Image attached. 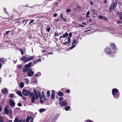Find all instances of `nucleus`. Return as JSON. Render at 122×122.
Here are the masks:
<instances>
[{"label": "nucleus", "instance_id": "nucleus-54", "mask_svg": "<svg viewBox=\"0 0 122 122\" xmlns=\"http://www.w3.org/2000/svg\"><path fill=\"white\" fill-rule=\"evenodd\" d=\"M90 13V11H88L86 13V14L87 15H89Z\"/></svg>", "mask_w": 122, "mask_h": 122}, {"label": "nucleus", "instance_id": "nucleus-9", "mask_svg": "<svg viewBox=\"0 0 122 122\" xmlns=\"http://www.w3.org/2000/svg\"><path fill=\"white\" fill-rule=\"evenodd\" d=\"M31 62H30L28 64L25 65L24 66L25 68H29L31 66Z\"/></svg>", "mask_w": 122, "mask_h": 122}, {"label": "nucleus", "instance_id": "nucleus-11", "mask_svg": "<svg viewBox=\"0 0 122 122\" xmlns=\"http://www.w3.org/2000/svg\"><path fill=\"white\" fill-rule=\"evenodd\" d=\"M106 52L108 54H109L110 53L111 51L109 49L107 48L105 50Z\"/></svg>", "mask_w": 122, "mask_h": 122}, {"label": "nucleus", "instance_id": "nucleus-15", "mask_svg": "<svg viewBox=\"0 0 122 122\" xmlns=\"http://www.w3.org/2000/svg\"><path fill=\"white\" fill-rule=\"evenodd\" d=\"M24 80L25 81L24 82L27 84H29V81L28 79L25 78L24 79Z\"/></svg>", "mask_w": 122, "mask_h": 122}, {"label": "nucleus", "instance_id": "nucleus-31", "mask_svg": "<svg viewBox=\"0 0 122 122\" xmlns=\"http://www.w3.org/2000/svg\"><path fill=\"white\" fill-rule=\"evenodd\" d=\"M0 61L2 63L5 62V59L3 58H1L0 59Z\"/></svg>", "mask_w": 122, "mask_h": 122}, {"label": "nucleus", "instance_id": "nucleus-48", "mask_svg": "<svg viewBox=\"0 0 122 122\" xmlns=\"http://www.w3.org/2000/svg\"><path fill=\"white\" fill-rule=\"evenodd\" d=\"M50 28H47V30L48 32L50 31Z\"/></svg>", "mask_w": 122, "mask_h": 122}, {"label": "nucleus", "instance_id": "nucleus-4", "mask_svg": "<svg viewBox=\"0 0 122 122\" xmlns=\"http://www.w3.org/2000/svg\"><path fill=\"white\" fill-rule=\"evenodd\" d=\"M117 5V3L115 4L114 2L112 3L109 8L110 10H111L113 8H115Z\"/></svg>", "mask_w": 122, "mask_h": 122}, {"label": "nucleus", "instance_id": "nucleus-51", "mask_svg": "<svg viewBox=\"0 0 122 122\" xmlns=\"http://www.w3.org/2000/svg\"><path fill=\"white\" fill-rule=\"evenodd\" d=\"M21 105L22 104L20 103H19L18 104V105L19 107H20Z\"/></svg>", "mask_w": 122, "mask_h": 122}, {"label": "nucleus", "instance_id": "nucleus-47", "mask_svg": "<svg viewBox=\"0 0 122 122\" xmlns=\"http://www.w3.org/2000/svg\"><path fill=\"white\" fill-rule=\"evenodd\" d=\"M59 19H60L59 18H58L57 19L55 20V21L57 22L59 20Z\"/></svg>", "mask_w": 122, "mask_h": 122}, {"label": "nucleus", "instance_id": "nucleus-30", "mask_svg": "<svg viewBox=\"0 0 122 122\" xmlns=\"http://www.w3.org/2000/svg\"><path fill=\"white\" fill-rule=\"evenodd\" d=\"M9 96L11 98H13L14 97V95L13 94H10L9 95Z\"/></svg>", "mask_w": 122, "mask_h": 122}, {"label": "nucleus", "instance_id": "nucleus-1", "mask_svg": "<svg viewBox=\"0 0 122 122\" xmlns=\"http://www.w3.org/2000/svg\"><path fill=\"white\" fill-rule=\"evenodd\" d=\"M112 93L115 99L117 98L119 96V92L118 89H117L114 88L112 89Z\"/></svg>", "mask_w": 122, "mask_h": 122}, {"label": "nucleus", "instance_id": "nucleus-56", "mask_svg": "<svg viewBox=\"0 0 122 122\" xmlns=\"http://www.w3.org/2000/svg\"><path fill=\"white\" fill-rule=\"evenodd\" d=\"M82 24L84 25H87L86 23V22L82 23Z\"/></svg>", "mask_w": 122, "mask_h": 122}, {"label": "nucleus", "instance_id": "nucleus-55", "mask_svg": "<svg viewBox=\"0 0 122 122\" xmlns=\"http://www.w3.org/2000/svg\"><path fill=\"white\" fill-rule=\"evenodd\" d=\"M91 11L93 12H95V10L94 9H92Z\"/></svg>", "mask_w": 122, "mask_h": 122}, {"label": "nucleus", "instance_id": "nucleus-8", "mask_svg": "<svg viewBox=\"0 0 122 122\" xmlns=\"http://www.w3.org/2000/svg\"><path fill=\"white\" fill-rule=\"evenodd\" d=\"M34 74V72L32 71H30L28 72L27 75L29 76H31L33 75Z\"/></svg>", "mask_w": 122, "mask_h": 122}, {"label": "nucleus", "instance_id": "nucleus-26", "mask_svg": "<svg viewBox=\"0 0 122 122\" xmlns=\"http://www.w3.org/2000/svg\"><path fill=\"white\" fill-rule=\"evenodd\" d=\"M35 96H33L31 97V101L32 102H33L35 101Z\"/></svg>", "mask_w": 122, "mask_h": 122}, {"label": "nucleus", "instance_id": "nucleus-18", "mask_svg": "<svg viewBox=\"0 0 122 122\" xmlns=\"http://www.w3.org/2000/svg\"><path fill=\"white\" fill-rule=\"evenodd\" d=\"M122 13L119 12H117V14L120 19L122 20Z\"/></svg>", "mask_w": 122, "mask_h": 122}, {"label": "nucleus", "instance_id": "nucleus-45", "mask_svg": "<svg viewBox=\"0 0 122 122\" xmlns=\"http://www.w3.org/2000/svg\"><path fill=\"white\" fill-rule=\"evenodd\" d=\"M34 21V20H31L30 21V22L29 23V24H30L31 23H33Z\"/></svg>", "mask_w": 122, "mask_h": 122}, {"label": "nucleus", "instance_id": "nucleus-12", "mask_svg": "<svg viewBox=\"0 0 122 122\" xmlns=\"http://www.w3.org/2000/svg\"><path fill=\"white\" fill-rule=\"evenodd\" d=\"M9 102H10V104L12 106H15V103L11 99H10Z\"/></svg>", "mask_w": 122, "mask_h": 122}, {"label": "nucleus", "instance_id": "nucleus-2", "mask_svg": "<svg viewBox=\"0 0 122 122\" xmlns=\"http://www.w3.org/2000/svg\"><path fill=\"white\" fill-rule=\"evenodd\" d=\"M22 93L25 96H28L29 93H30V91L29 90H26L25 89H24L22 91Z\"/></svg>", "mask_w": 122, "mask_h": 122}, {"label": "nucleus", "instance_id": "nucleus-50", "mask_svg": "<svg viewBox=\"0 0 122 122\" xmlns=\"http://www.w3.org/2000/svg\"><path fill=\"white\" fill-rule=\"evenodd\" d=\"M67 43L68 44L67 42H65L63 43V44L65 45H67Z\"/></svg>", "mask_w": 122, "mask_h": 122}, {"label": "nucleus", "instance_id": "nucleus-10", "mask_svg": "<svg viewBox=\"0 0 122 122\" xmlns=\"http://www.w3.org/2000/svg\"><path fill=\"white\" fill-rule=\"evenodd\" d=\"M52 93L51 94V97L52 99H54L55 97V91L54 90H52Z\"/></svg>", "mask_w": 122, "mask_h": 122}, {"label": "nucleus", "instance_id": "nucleus-37", "mask_svg": "<svg viewBox=\"0 0 122 122\" xmlns=\"http://www.w3.org/2000/svg\"><path fill=\"white\" fill-rule=\"evenodd\" d=\"M71 38L69 37H68V44L70 43V41Z\"/></svg>", "mask_w": 122, "mask_h": 122}, {"label": "nucleus", "instance_id": "nucleus-24", "mask_svg": "<svg viewBox=\"0 0 122 122\" xmlns=\"http://www.w3.org/2000/svg\"><path fill=\"white\" fill-rule=\"evenodd\" d=\"M4 111L5 113L6 114H8L9 113L8 110L7 108H5L4 109Z\"/></svg>", "mask_w": 122, "mask_h": 122}, {"label": "nucleus", "instance_id": "nucleus-60", "mask_svg": "<svg viewBox=\"0 0 122 122\" xmlns=\"http://www.w3.org/2000/svg\"><path fill=\"white\" fill-rule=\"evenodd\" d=\"M35 76L36 77H37L39 76L38 75V74L37 73L36 74H35Z\"/></svg>", "mask_w": 122, "mask_h": 122}, {"label": "nucleus", "instance_id": "nucleus-46", "mask_svg": "<svg viewBox=\"0 0 122 122\" xmlns=\"http://www.w3.org/2000/svg\"><path fill=\"white\" fill-rule=\"evenodd\" d=\"M66 93H70V90L69 89H68L67 90H66Z\"/></svg>", "mask_w": 122, "mask_h": 122}, {"label": "nucleus", "instance_id": "nucleus-42", "mask_svg": "<svg viewBox=\"0 0 122 122\" xmlns=\"http://www.w3.org/2000/svg\"><path fill=\"white\" fill-rule=\"evenodd\" d=\"M56 120L55 118H54L53 117L52 118V122H55Z\"/></svg>", "mask_w": 122, "mask_h": 122}, {"label": "nucleus", "instance_id": "nucleus-44", "mask_svg": "<svg viewBox=\"0 0 122 122\" xmlns=\"http://www.w3.org/2000/svg\"><path fill=\"white\" fill-rule=\"evenodd\" d=\"M72 35V34L71 33H69V36L68 37H69L70 38L71 37V36Z\"/></svg>", "mask_w": 122, "mask_h": 122}, {"label": "nucleus", "instance_id": "nucleus-13", "mask_svg": "<svg viewBox=\"0 0 122 122\" xmlns=\"http://www.w3.org/2000/svg\"><path fill=\"white\" fill-rule=\"evenodd\" d=\"M25 49L24 50L20 49L19 50V51H20L22 55H23L24 54V53H25Z\"/></svg>", "mask_w": 122, "mask_h": 122}, {"label": "nucleus", "instance_id": "nucleus-20", "mask_svg": "<svg viewBox=\"0 0 122 122\" xmlns=\"http://www.w3.org/2000/svg\"><path fill=\"white\" fill-rule=\"evenodd\" d=\"M68 34L67 33H66L65 34H62V37L63 38H65L66 37H67L68 36Z\"/></svg>", "mask_w": 122, "mask_h": 122}, {"label": "nucleus", "instance_id": "nucleus-57", "mask_svg": "<svg viewBox=\"0 0 122 122\" xmlns=\"http://www.w3.org/2000/svg\"><path fill=\"white\" fill-rule=\"evenodd\" d=\"M78 25L80 26L81 27H84V26L83 25H81L79 24Z\"/></svg>", "mask_w": 122, "mask_h": 122}, {"label": "nucleus", "instance_id": "nucleus-19", "mask_svg": "<svg viewBox=\"0 0 122 122\" xmlns=\"http://www.w3.org/2000/svg\"><path fill=\"white\" fill-rule=\"evenodd\" d=\"M17 93L18 95L20 96H22V94L21 92L20 91H18L17 92Z\"/></svg>", "mask_w": 122, "mask_h": 122}, {"label": "nucleus", "instance_id": "nucleus-22", "mask_svg": "<svg viewBox=\"0 0 122 122\" xmlns=\"http://www.w3.org/2000/svg\"><path fill=\"white\" fill-rule=\"evenodd\" d=\"M26 59V57L25 56H23L21 57L20 58V61L24 60L25 62V60Z\"/></svg>", "mask_w": 122, "mask_h": 122}, {"label": "nucleus", "instance_id": "nucleus-7", "mask_svg": "<svg viewBox=\"0 0 122 122\" xmlns=\"http://www.w3.org/2000/svg\"><path fill=\"white\" fill-rule=\"evenodd\" d=\"M98 17L100 19L103 20L105 21H106L107 20V19L106 17H103L101 15H99Z\"/></svg>", "mask_w": 122, "mask_h": 122}, {"label": "nucleus", "instance_id": "nucleus-63", "mask_svg": "<svg viewBox=\"0 0 122 122\" xmlns=\"http://www.w3.org/2000/svg\"><path fill=\"white\" fill-rule=\"evenodd\" d=\"M2 109V107H1V106H0V112L1 111Z\"/></svg>", "mask_w": 122, "mask_h": 122}, {"label": "nucleus", "instance_id": "nucleus-38", "mask_svg": "<svg viewBox=\"0 0 122 122\" xmlns=\"http://www.w3.org/2000/svg\"><path fill=\"white\" fill-rule=\"evenodd\" d=\"M42 97H43L44 100L45 101H46V100H47V99H46V97L45 96H44V95H43L42 96Z\"/></svg>", "mask_w": 122, "mask_h": 122}, {"label": "nucleus", "instance_id": "nucleus-64", "mask_svg": "<svg viewBox=\"0 0 122 122\" xmlns=\"http://www.w3.org/2000/svg\"><path fill=\"white\" fill-rule=\"evenodd\" d=\"M40 101L41 103H42L43 102V101L41 99Z\"/></svg>", "mask_w": 122, "mask_h": 122}, {"label": "nucleus", "instance_id": "nucleus-14", "mask_svg": "<svg viewBox=\"0 0 122 122\" xmlns=\"http://www.w3.org/2000/svg\"><path fill=\"white\" fill-rule=\"evenodd\" d=\"M31 70L32 69H31L26 68L25 69H23V71L24 72H26L29 71H31Z\"/></svg>", "mask_w": 122, "mask_h": 122}, {"label": "nucleus", "instance_id": "nucleus-5", "mask_svg": "<svg viewBox=\"0 0 122 122\" xmlns=\"http://www.w3.org/2000/svg\"><path fill=\"white\" fill-rule=\"evenodd\" d=\"M59 104L62 106H65L67 104V102L65 101L60 102H59Z\"/></svg>", "mask_w": 122, "mask_h": 122}, {"label": "nucleus", "instance_id": "nucleus-33", "mask_svg": "<svg viewBox=\"0 0 122 122\" xmlns=\"http://www.w3.org/2000/svg\"><path fill=\"white\" fill-rule=\"evenodd\" d=\"M47 97H49L50 96V91L48 90L47 92Z\"/></svg>", "mask_w": 122, "mask_h": 122}, {"label": "nucleus", "instance_id": "nucleus-40", "mask_svg": "<svg viewBox=\"0 0 122 122\" xmlns=\"http://www.w3.org/2000/svg\"><path fill=\"white\" fill-rule=\"evenodd\" d=\"M59 101H62L63 100V97H59Z\"/></svg>", "mask_w": 122, "mask_h": 122}, {"label": "nucleus", "instance_id": "nucleus-49", "mask_svg": "<svg viewBox=\"0 0 122 122\" xmlns=\"http://www.w3.org/2000/svg\"><path fill=\"white\" fill-rule=\"evenodd\" d=\"M57 15V14L56 13L55 14H54L53 16L54 17H56Z\"/></svg>", "mask_w": 122, "mask_h": 122}, {"label": "nucleus", "instance_id": "nucleus-36", "mask_svg": "<svg viewBox=\"0 0 122 122\" xmlns=\"http://www.w3.org/2000/svg\"><path fill=\"white\" fill-rule=\"evenodd\" d=\"M35 96H36V98L37 99H38V96L36 92V93H35Z\"/></svg>", "mask_w": 122, "mask_h": 122}, {"label": "nucleus", "instance_id": "nucleus-32", "mask_svg": "<svg viewBox=\"0 0 122 122\" xmlns=\"http://www.w3.org/2000/svg\"><path fill=\"white\" fill-rule=\"evenodd\" d=\"M29 96L30 97H31L33 96H34V94L33 93H31L30 91V93H29Z\"/></svg>", "mask_w": 122, "mask_h": 122}, {"label": "nucleus", "instance_id": "nucleus-29", "mask_svg": "<svg viewBox=\"0 0 122 122\" xmlns=\"http://www.w3.org/2000/svg\"><path fill=\"white\" fill-rule=\"evenodd\" d=\"M111 47L112 49H114L115 47V46L114 43H112L111 44Z\"/></svg>", "mask_w": 122, "mask_h": 122}, {"label": "nucleus", "instance_id": "nucleus-27", "mask_svg": "<svg viewBox=\"0 0 122 122\" xmlns=\"http://www.w3.org/2000/svg\"><path fill=\"white\" fill-rule=\"evenodd\" d=\"M59 114H57L53 117L54 118H55L57 119L58 118V117L59 116Z\"/></svg>", "mask_w": 122, "mask_h": 122}, {"label": "nucleus", "instance_id": "nucleus-3", "mask_svg": "<svg viewBox=\"0 0 122 122\" xmlns=\"http://www.w3.org/2000/svg\"><path fill=\"white\" fill-rule=\"evenodd\" d=\"M35 56H31L30 57H26V59L25 60V62H26L32 60L34 57Z\"/></svg>", "mask_w": 122, "mask_h": 122}, {"label": "nucleus", "instance_id": "nucleus-34", "mask_svg": "<svg viewBox=\"0 0 122 122\" xmlns=\"http://www.w3.org/2000/svg\"><path fill=\"white\" fill-rule=\"evenodd\" d=\"M70 108V107L69 106H66L65 108V109L66 111H68L69 109Z\"/></svg>", "mask_w": 122, "mask_h": 122}, {"label": "nucleus", "instance_id": "nucleus-35", "mask_svg": "<svg viewBox=\"0 0 122 122\" xmlns=\"http://www.w3.org/2000/svg\"><path fill=\"white\" fill-rule=\"evenodd\" d=\"M17 67L19 69H20L22 68V66L21 65H18Z\"/></svg>", "mask_w": 122, "mask_h": 122}, {"label": "nucleus", "instance_id": "nucleus-62", "mask_svg": "<svg viewBox=\"0 0 122 122\" xmlns=\"http://www.w3.org/2000/svg\"><path fill=\"white\" fill-rule=\"evenodd\" d=\"M0 122H4L3 119H1L0 120Z\"/></svg>", "mask_w": 122, "mask_h": 122}, {"label": "nucleus", "instance_id": "nucleus-21", "mask_svg": "<svg viewBox=\"0 0 122 122\" xmlns=\"http://www.w3.org/2000/svg\"><path fill=\"white\" fill-rule=\"evenodd\" d=\"M24 83L23 82H22L20 83L19 86L20 87L22 88L24 86Z\"/></svg>", "mask_w": 122, "mask_h": 122}, {"label": "nucleus", "instance_id": "nucleus-6", "mask_svg": "<svg viewBox=\"0 0 122 122\" xmlns=\"http://www.w3.org/2000/svg\"><path fill=\"white\" fill-rule=\"evenodd\" d=\"M8 90L6 88L2 89V94H5L8 93Z\"/></svg>", "mask_w": 122, "mask_h": 122}, {"label": "nucleus", "instance_id": "nucleus-52", "mask_svg": "<svg viewBox=\"0 0 122 122\" xmlns=\"http://www.w3.org/2000/svg\"><path fill=\"white\" fill-rule=\"evenodd\" d=\"M9 113L11 114L12 113V111H9Z\"/></svg>", "mask_w": 122, "mask_h": 122}, {"label": "nucleus", "instance_id": "nucleus-17", "mask_svg": "<svg viewBox=\"0 0 122 122\" xmlns=\"http://www.w3.org/2000/svg\"><path fill=\"white\" fill-rule=\"evenodd\" d=\"M58 96L62 97L64 95L63 93L61 91L59 92L58 93Z\"/></svg>", "mask_w": 122, "mask_h": 122}, {"label": "nucleus", "instance_id": "nucleus-23", "mask_svg": "<svg viewBox=\"0 0 122 122\" xmlns=\"http://www.w3.org/2000/svg\"><path fill=\"white\" fill-rule=\"evenodd\" d=\"M46 110V109H45L44 108H41L39 110V112L41 113H42L43 112L45 111Z\"/></svg>", "mask_w": 122, "mask_h": 122}, {"label": "nucleus", "instance_id": "nucleus-28", "mask_svg": "<svg viewBox=\"0 0 122 122\" xmlns=\"http://www.w3.org/2000/svg\"><path fill=\"white\" fill-rule=\"evenodd\" d=\"M31 118V117L28 116L26 120V122H28Z\"/></svg>", "mask_w": 122, "mask_h": 122}, {"label": "nucleus", "instance_id": "nucleus-25", "mask_svg": "<svg viewBox=\"0 0 122 122\" xmlns=\"http://www.w3.org/2000/svg\"><path fill=\"white\" fill-rule=\"evenodd\" d=\"M61 17L62 19L63 20H64V21H65L66 20V19L64 18L62 14L61 13L60 14Z\"/></svg>", "mask_w": 122, "mask_h": 122}, {"label": "nucleus", "instance_id": "nucleus-61", "mask_svg": "<svg viewBox=\"0 0 122 122\" xmlns=\"http://www.w3.org/2000/svg\"><path fill=\"white\" fill-rule=\"evenodd\" d=\"M86 122H93L92 121L90 120H87L86 121Z\"/></svg>", "mask_w": 122, "mask_h": 122}, {"label": "nucleus", "instance_id": "nucleus-43", "mask_svg": "<svg viewBox=\"0 0 122 122\" xmlns=\"http://www.w3.org/2000/svg\"><path fill=\"white\" fill-rule=\"evenodd\" d=\"M76 42V40L75 39H74L73 41V44H74Z\"/></svg>", "mask_w": 122, "mask_h": 122}, {"label": "nucleus", "instance_id": "nucleus-59", "mask_svg": "<svg viewBox=\"0 0 122 122\" xmlns=\"http://www.w3.org/2000/svg\"><path fill=\"white\" fill-rule=\"evenodd\" d=\"M22 98L24 100H25L26 99V98L24 97V96H23V95H22Z\"/></svg>", "mask_w": 122, "mask_h": 122}, {"label": "nucleus", "instance_id": "nucleus-58", "mask_svg": "<svg viewBox=\"0 0 122 122\" xmlns=\"http://www.w3.org/2000/svg\"><path fill=\"white\" fill-rule=\"evenodd\" d=\"M90 4L92 5H93V2L92 1H90Z\"/></svg>", "mask_w": 122, "mask_h": 122}, {"label": "nucleus", "instance_id": "nucleus-41", "mask_svg": "<svg viewBox=\"0 0 122 122\" xmlns=\"http://www.w3.org/2000/svg\"><path fill=\"white\" fill-rule=\"evenodd\" d=\"M66 11L67 12H71V10L70 9H68L66 10Z\"/></svg>", "mask_w": 122, "mask_h": 122}, {"label": "nucleus", "instance_id": "nucleus-39", "mask_svg": "<svg viewBox=\"0 0 122 122\" xmlns=\"http://www.w3.org/2000/svg\"><path fill=\"white\" fill-rule=\"evenodd\" d=\"M75 46V45H74V44H72V46L70 47V48L71 49H73Z\"/></svg>", "mask_w": 122, "mask_h": 122}, {"label": "nucleus", "instance_id": "nucleus-16", "mask_svg": "<svg viewBox=\"0 0 122 122\" xmlns=\"http://www.w3.org/2000/svg\"><path fill=\"white\" fill-rule=\"evenodd\" d=\"M41 59L40 58H39L38 59L34 61H33V63L35 64H36L37 63L41 61Z\"/></svg>", "mask_w": 122, "mask_h": 122}, {"label": "nucleus", "instance_id": "nucleus-53", "mask_svg": "<svg viewBox=\"0 0 122 122\" xmlns=\"http://www.w3.org/2000/svg\"><path fill=\"white\" fill-rule=\"evenodd\" d=\"M58 36V34L57 33H55V36Z\"/></svg>", "mask_w": 122, "mask_h": 122}]
</instances>
